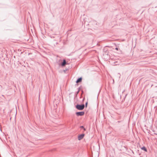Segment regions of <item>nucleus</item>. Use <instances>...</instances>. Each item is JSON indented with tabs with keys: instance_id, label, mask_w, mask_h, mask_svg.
<instances>
[{
	"instance_id": "nucleus-4",
	"label": "nucleus",
	"mask_w": 157,
	"mask_h": 157,
	"mask_svg": "<svg viewBox=\"0 0 157 157\" xmlns=\"http://www.w3.org/2000/svg\"><path fill=\"white\" fill-rule=\"evenodd\" d=\"M66 64L67 63L66 60L65 59H63V62H62L61 63V66L62 67H64L66 65Z\"/></svg>"
},
{
	"instance_id": "nucleus-9",
	"label": "nucleus",
	"mask_w": 157,
	"mask_h": 157,
	"mask_svg": "<svg viewBox=\"0 0 157 157\" xmlns=\"http://www.w3.org/2000/svg\"><path fill=\"white\" fill-rule=\"evenodd\" d=\"M116 50H118V48H116Z\"/></svg>"
},
{
	"instance_id": "nucleus-6",
	"label": "nucleus",
	"mask_w": 157,
	"mask_h": 157,
	"mask_svg": "<svg viewBox=\"0 0 157 157\" xmlns=\"http://www.w3.org/2000/svg\"><path fill=\"white\" fill-rule=\"evenodd\" d=\"M141 149L142 150H143L144 151H145L146 152H147V148H146V147H144V146H143V147H142L141 148Z\"/></svg>"
},
{
	"instance_id": "nucleus-2",
	"label": "nucleus",
	"mask_w": 157,
	"mask_h": 157,
	"mask_svg": "<svg viewBox=\"0 0 157 157\" xmlns=\"http://www.w3.org/2000/svg\"><path fill=\"white\" fill-rule=\"evenodd\" d=\"M85 113L84 112L81 111L79 112H77L76 113V114L77 116H82Z\"/></svg>"
},
{
	"instance_id": "nucleus-10",
	"label": "nucleus",
	"mask_w": 157,
	"mask_h": 157,
	"mask_svg": "<svg viewBox=\"0 0 157 157\" xmlns=\"http://www.w3.org/2000/svg\"><path fill=\"white\" fill-rule=\"evenodd\" d=\"M79 92V90H78V91L77 92V94Z\"/></svg>"
},
{
	"instance_id": "nucleus-11",
	"label": "nucleus",
	"mask_w": 157,
	"mask_h": 157,
	"mask_svg": "<svg viewBox=\"0 0 157 157\" xmlns=\"http://www.w3.org/2000/svg\"><path fill=\"white\" fill-rule=\"evenodd\" d=\"M118 123H119V122H120V121H118Z\"/></svg>"
},
{
	"instance_id": "nucleus-7",
	"label": "nucleus",
	"mask_w": 157,
	"mask_h": 157,
	"mask_svg": "<svg viewBox=\"0 0 157 157\" xmlns=\"http://www.w3.org/2000/svg\"><path fill=\"white\" fill-rule=\"evenodd\" d=\"M80 128H82V129H83V130H84V131H85L86 130V129L85 128H84V127L83 126H81L80 127Z\"/></svg>"
},
{
	"instance_id": "nucleus-1",
	"label": "nucleus",
	"mask_w": 157,
	"mask_h": 157,
	"mask_svg": "<svg viewBox=\"0 0 157 157\" xmlns=\"http://www.w3.org/2000/svg\"><path fill=\"white\" fill-rule=\"evenodd\" d=\"M85 107L84 105L83 104L82 105H78L77 104L76 106V108L77 109L79 110H83Z\"/></svg>"
},
{
	"instance_id": "nucleus-8",
	"label": "nucleus",
	"mask_w": 157,
	"mask_h": 157,
	"mask_svg": "<svg viewBox=\"0 0 157 157\" xmlns=\"http://www.w3.org/2000/svg\"><path fill=\"white\" fill-rule=\"evenodd\" d=\"M87 102H86V104H85V105H86V106H87Z\"/></svg>"
},
{
	"instance_id": "nucleus-5",
	"label": "nucleus",
	"mask_w": 157,
	"mask_h": 157,
	"mask_svg": "<svg viewBox=\"0 0 157 157\" xmlns=\"http://www.w3.org/2000/svg\"><path fill=\"white\" fill-rule=\"evenodd\" d=\"M82 78L80 77V78H78L76 81V82L78 83H79V82H80L82 81Z\"/></svg>"
},
{
	"instance_id": "nucleus-3",
	"label": "nucleus",
	"mask_w": 157,
	"mask_h": 157,
	"mask_svg": "<svg viewBox=\"0 0 157 157\" xmlns=\"http://www.w3.org/2000/svg\"><path fill=\"white\" fill-rule=\"evenodd\" d=\"M85 134H82L79 135L78 136V139L79 140H81L84 137Z\"/></svg>"
}]
</instances>
